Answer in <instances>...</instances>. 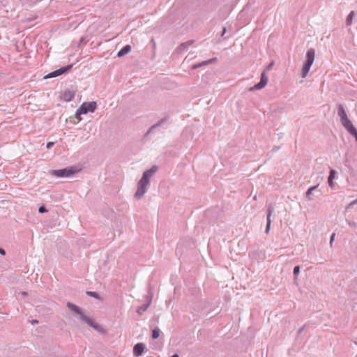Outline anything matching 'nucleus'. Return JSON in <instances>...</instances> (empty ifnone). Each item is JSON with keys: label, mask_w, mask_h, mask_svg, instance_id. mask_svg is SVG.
Returning <instances> with one entry per match:
<instances>
[{"label": "nucleus", "mask_w": 357, "mask_h": 357, "mask_svg": "<svg viewBox=\"0 0 357 357\" xmlns=\"http://www.w3.org/2000/svg\"><path fill=\"white\" fill-rule=\"evenodd\" d=\"M157 167H153L150 169L144 172L142 178L138 182L137 190L135 192V197L141 198L146 191V187L149 183V179L156 172Z\"/></svg>", "instance_id": "f257e3e1"}, {"label": "nucleus", "mask_w": 357, "mask_h": 357, "mask_svg": "<svg viewBox=\"0 0 357 357\" xmlns=\"http://www.w3.org/2000/svg\"><path fill=\"white\" fill-rule=\"evenodd\" d=\"M67 306L72 311L77 313L79 315L80 319L82 321L86 322L90 326L93 327V328H95L97 331H100L102 329L100 326H99L97 323H96L92 319H91V318L88 317L87 316H86L85 314H84L78 306H77L74 304H72L70 303H68Z\"/></svg>", "instance_id": "f03ea898"}, {"label": "nucleus", "mask_w": 357, "mask_h": 357, "mask_svg": "<svg viewBox=\"0 0 357 357\" xmlns=\"http://www.w3.org/2000/svg\"><path fill=\"white\" fill-rule=\"evenodd\" d=\"M97 105L94 101L92 102H86L81 105L79 109L77 110L75 113V117L77 119L78 121H81V114H85L87 112H93L96 109Z\"/></svg>", "instance_id": "7ed1b4c3"}, {"label": "nucleus", "mask_w": 357, "mask_h": 357, "mask_svg": "<svg viewBox=\"0 0 357 357\" xmlns=\"http://www.w3.org/2000/svg\"><path fill=\"white\" fill-rule=\"evenodd\" d=\"M314 56H315V52H314V50L313 49H310L307 50V54H306V61L303 67V69H302V77L303 78H305L310 68H311V66L312 65L313 62H314Z\"/></svg>", "instance_id": "20e7f679"}, {"label": "nucleus", "mask_w": 357, "mask_h": 357, "mask_svg": "<svg viewBox=\"0 0 357 357\" xmlns=\"http://www.w3.org/2000/svg\"><path fill=\"white\" fill-rule=\"evenodd\" d=\"M78 169L71 167L59 170H53L51 172V174L56 177H68L78 172Z\"/></svg>", "instance_id": "39448f33"}, {"label": "nucleus", "mask_w": 357, "mask_h": 357, "mask_svg": "<svg viewBox=\"0 0 357 357\" xmlns=\"http://www.w3.org/2000/svg\"><path fill=\"white\" fill-rule=\"evenodd\" d=\"M343 126L347 129V130L353 136H354L356 141L357 142V130L354 126L352 122L347 119L345 121L341 122Z\"/></svg>", "instance_id": "423d86ee"}, {"label": "nucleus", "mask_w": 357, "mask_h": 357, "mask_svg": "<svg viewBox=\"0 0 357 357\" xmlns=\"http://www.w3.org/2000/svg\"><path fill=\"white\" fill-rule=\"evenodd\" d=\"M73 67V65H68L66 67H62L56 70H54L45 77V79L52 78L61 75L62 74L69 71Z\"/></svg>", "instance_id": "0eeeda50"}, {"label": "nucleus", "mask_w": 357, "mask_h": 357, "mask_svg": "<svg viewBox=\"0 0 357 357\" xmlns=\"http://www.w3.org/2000/svg\"><path fill=\"white\" fill-rule=\"evenodd\" d=\"M75 95V91L67 89L64 91L61 95V100L65 101V102H69L72 100Z\"/></svg>", "instance_id": "6e6552de"}, {"label": "nucleus", "mask_w": 357, "mask_h": 357, "mask_svg": "<svg viewBox=\"0 0 357 357\" xmlns=\"http://www.w3.org/2000/svg\"><path fill=\"white\" fill-rule=\"evenodd\" d=\"M268 83V77L266 75L265 72H263L261 75V80L260 82L255 84L252 89H263Z\"/></svg>", "instance_id": "1a4fd4ad"}, {"label": "nucleus", "mask_w": 357, "mask_h": 357, "mask_svg": "<svg viewBox=\"0 0 357 357\" xmlns=\"http://www.w3.org/2000/svg\"><path fill=\"white\" fill-rule=\"evenodd\" d=\"M146 349V345L144 343H137L134 346L133 354L135 357L140 356Z\"/></svg>", "instance_id": "9d476101"}, {"label": "nucleus", "mask_w": 357, "mask_h": 357, "mask_svg": "<svg viewBox=\"0 0 357 357\" xmlns=\"http://www.w3.org/2000/svg\"><path fill=\"white\" fill-rule=\"evenodd\" d=\"M338 115L340 117L341 122L343 121H345V120H347L348 119L347 115L346 114V112H345L344 107L342 105H340L339 107Z\"/></svg>", "instance_id": "9b49d317"}, {"label": "nucleus", "mask_w": 357, "mask_h": 357, "mask_svg": "<svg viewBox=\"0 0 357 357\" xmlns=\"http://www.w3.org/2000/svg\"><path fill=\"white\" fill-rule=\"evenodd\" d=\"M131 50V46L129 45H126L124 47H123L117 54V56L119 57L123 56L130 52Z\"/></svg>", "instance_id": "f8f14e48"}, {"label": "nucleus", "mask_w": 357, "mask_h": 357, "mask_svg": "<svg viewBox=\"0 0 357 357\" xmlns=\"http://www.w3.org/2000/svg\"><path fill=\"white\" fill-rule=\"evenodd\" d=\"M335 174H336V172L333 169L331 171L330 175L328 176V184H329L330 187H331V188L334 187L333 179L335 178Z\"/></svg>", "instance_id": "ddd939ff"}, {"label": "nucleus", "mask_w": 357, "mask_h": 357, "mask_svg": "<svg viewBox=\"0 0 357 357\" xmlns=\"http://www.w3.org/2000/svg\"><path fill=\"white\" fill-rule=\"evenodd\" d=\"M216 60H217V59H216V58H214V59H211V60H208V61H204V62H203V63H199V64L195 65V66L193 67V68H198V67H201V66H202L203 65L208 64V63H211L212 61H215Z\"/></svg>", "instance_id": "4468645a"}, {"label": "nucleus", "mask_w": 357, "mask_h": 357, "mask_svg": "<svg viewBox=\"0 0 357 357\" xmlns=\"http://www.w3.org/2000/svg\"><path fill=\"white\" fill-rule=\"evenodd\" d=\"M354 15V11H351L349 15L347 17V23L348 25H350L352 23V20Z\"/></svg>", "instance_id": "2eb2a0df"}, {"label": "nucleus", "mask_w": 357, "mask_h": 357, "mask_svg": "<svg viewBox=\"0 0 357 357\" xmlns=\"http://www.w3.org/2000/svg\"><path fill=\"white\" fill-rule=\"evenodd\" d=\"M160 336V331L158 328H155L152 331V337L156 339Z\"/></svg>", "instance_id": "dca6fc26"}, {"label": "nucleus", "mask_w": 357, "mask_h": 357, "mask_svg": "<svg viewBox=\"0 0 357 357\" xmlns=\"http://www.w3.org/2000/svg\"><path fill=\"white\" fill-rule=\"evenodd\" d=\"M271 220H269V218H267V225H266V234H268L269 232L270 227H271Z\"/></svg>", "instance_id": "f3484780"}, {"label": "nucleus", "mask_w": 357, "mask_h": 357, "mask_svg": "<svg viewBox=\"0 0 357 357\" xmlns=\"http://www.w3.org/2000/svg\"><path fill=\"white\" fill-rule=\"evenodd\" d=\"M146 308H147L146 306L140 307L138 309L137 312L141 314H142L144 312H145L146 310Z\"/></svg>", "instance_id": "a211bd4d"}, {"label": "nucleus", "mask_w": 357, "mask_h": 357, "mask_svg": "<svg viewBox=\"0 0 357 357\" xmlns=\"http://www.w3.org/2000/svg\"><path fill=\"white\" fill-rule=\"evenodd\" d=\"M316 188H317V186H313V187L310 188L307 190V192H306L307 196H309L310 195H311V194H312V191H313L314 190H315V189H316Z\"/></svg>", "instance_id": "6ab92c4d"}, {"label": "nucleus", "mask_w": 357, "mask_h": 357, "mask_svg": "<svg viewBox=\"0 0 357 357\" xmlns=\"http://www.w3.org/2000/svg\"><path fill=\"white\" fill-rule=\"evenodd\" d=\"M300 272V267L298 266H296L294 268V274L295 275H297Z\"/></svg>", "instance_id": "aec40b11"}, {"label": "nucleus", "mask_w": 357, "mask_h": 357, "mask_svg": "<svg viewBox=\"0 0 357 357\" xmlns=\"http://www.w3.org/2000/svg\"><path fill=\"white\" fill-rule=\"evenodd\" d=\"M273 64H274V63H273V62H271V63H270V64H269V65L266 68V69L264 70V72H265V73H266L267 71L270 70L272 68V67H273Z\"/></svg>", "instance_id": "412c9836"}, {"label": "nucleus", "mask_w": 357, "mask_h": 357, "mask_svg": "<svg viewBox=\"0 0 357 357\" xmlns=\"http://www.w3.org/2000/svg\"><path fill=\"white\" fill-rule=\"evenodd\" d=\"M87 294L91 296H92V297L98 298L97 294L96 292H94V291H88Z\"/></svg>", "instance_id": "4be33fe9"}, {"label": "nucleus", "mask_w": 357, "mask_h": 357, "mask_svg": "<svg viewBox=\"0 0 357 357\" xmlns=\"http://www.w3.org/2000/svg\"><path fill=\"white\" fill-rule=\"evenodd\" d=\"M272 213H273V209L269 208L268 210L267 218H269V220H271V216L272 215Z\"/></svg>", "instance_id": "5701e85b"}, {"label": "nucleus", "mask_w": 357, "mask_h": 357, "mask_svg": "<svg viewBox=\"0 0 357 357\" xmlns=\"http://www.w3.org/2000/svg\"><path fill=\"white\" fill-rule=\"evenodd\" d=\"M40 213H44L46 212V209L44 206H40L38 209Z\"/></svg>", "instance_id": "b1692460"}, {"label": "nucleus", "mask_w": 357, "mask_h": 357, "mask_svg": "<svg viewBox=\"0 0 357 357\" xmlns=\"http://www.w3.org/2000/svg\"><path fill=\"white\" fill-rule=\"evenodd\" d=\"M54 144V142H48L47 144V148L50 149Z\"/></svg>", "instance_id": "393cba45"}, {"label": "nucleus", "mask_w": 357, "mask_h": 357, "mask_svg": "<svg viewBox=\"0 0 357 357\" xmlns=\"http://www.w3.org/2000/svg\"><path fill=\"white\" fill-rule=\"evenodd\" d=\"M0 253L2 255H5L6 254V252L2 248H0Z\"/></svg>", "instance_id": "a878e982"}, {"label": "nucleus", "mask_w": 357, "mask_h": 357, "mask_svg": "<svg viewBox=\"0 0 357 357\" xmlns=\"http://www.w3.org/2000/svg\"><path fill=\"white\" fill-rule=\"evenodd\" d=\"M334 238H335V234H333L331 237V244H332V242L334 240Z\"/></svg>", "instance_id": "bb28decb"}, {"label": "nucleus", "mask_w": 357, "mask_h": 357, "mask_svg": "<svg viewBox=\"0 0 357 357\" xmlns=\"http://www.w3.org/2000/svg\"><path fill=\"white\" fill-rule=\"evenodd\" d=\"M356 203H357V199H356V200L353 201V202L350 204V205H353V204H356Z\"/></svg>", "instance_id": "cd10ccee"}, {"label": "nucleus", "mask_w": 357, "mask_h": 357, "mask_svg": "<svg viewBox=\"0 0 357 357\" xmlns=\"http://www.w3.org/2000/svg\"><path fill=\"white\" fill-rule=\"evenodd\" d=\"M172 357H179V356L177 354H174V355L172 356Z\"/></svg>", "instance_id": "c85d7f7f"}, {"label": "nucleus", "mask_w": 357, "mask_h": 357, "mask_svg": "<svg viewBox=\"0 0 357 357\" xmlns=\"http://www.w3.org/2000/svg\"><path fill=\"white\" fill-rule=\"evenodd\" d=\"M225 31H226V29H225V28H224L223 33H222V34H224V33H225Z\"/></svg>", "instance_id": "c756f323"}]
</instances>
